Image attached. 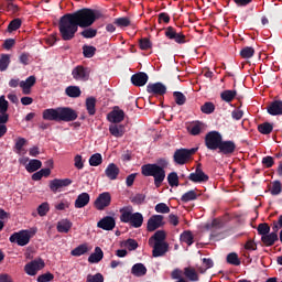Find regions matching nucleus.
<instances>
[{
    "mask_svg": "<svg viewBox=\"0 0 282 282\" xmlns=\"http://www.w3.org/2000/svg\"><path fill=\"white\" fill-rule=\"evenodd\" d=\"M77 26L83 30L79 36H96L98 30L91 29L93 24L102 19V12L96 9L83 8L73 12Z\"/></svg>",
    "mask_w": 282,
    "mask_h": 282,
    "instance_id": "nucleus-1",
    "label": "nucleus"
},
{
    "mask_svg": "<svg viewBox=\"0 0 282 282\" xmlns=\"http://www.w3.org/2000/svg\"><path fill=\"white\" fill-rule=\"evenodd\" d=\"M42 118L51 122H74L78 118V112L70 107L48 108L43 110Z\"/></svg>",
    "mask_w": 282,
    "mask_h": 282,
    "instance_id": "nucleus-2",
    "label": "nucleus"
},
{
    "mask_svg": "<svg viewBox=\"0 0 282 282\" xmlns=\"http://www.w3.org/2000/svg\"><path fill=\"white\" fill-rule=\"evenodd\" d=\"M141 173L144 177H154L155 188H160L164 180H166V171L155 163L142 165Z\"/></svg>",
    "mask_w": 282,
    "mask_h": 282,
    "instance_id": "nucleus-3",
    "label": "nucleus"
},
{
    "mask_svg": "<svg viewBox=\"0 0 282 282\" xmlns=\"http://www.w3.org/2000/svg\"><path fill=\"white\" fill-rule=\"evenodd\" d=\"M119 213L120 223L121 224H130L132 228H142V224H144V216L141 213H133L132 206L122 207Z\"/></svg>",
    "mask_w": 282,
    "mask_h": 282,
    "instance_id": "nucleus-4",
    "label": "nucleus"
},
{
    "mask_svg": "<svg viewBox=\"0 0 282 282\" xmlns=\"http://www.w3.org/2000/svg\"><path fill=\"white\" fill-rule=\"evenodd\" d=\"M78 28L74 13H66L59 18L58 30L62 36H75Z\"/></svg>",
    "mask_w": 282,
    "mask_h": 282,
    "instance_id": "nucleus-5",
    "label": "nucleus"
},
{
    "mask_svg": "<svg viewBox=\"0 0 282 282\" xmlns=\"http://www.w3.org/2000/svg\"><path fill=\"white\" fill-rule=\"evenodd\" d=\"M198 149L199 148L177 149L173 155V160L175 164H180L181 166H184V164H186V162H188V160H191V158H193V155L197 153Z\"/></svg>",
    "mask_w": 282,
    "mask_h": 282,
    "instance_id": "nucleus-6",
    "label": "nucleus"
},
{
    "mask_svg": "<svg viewBox=\"0 0 282 282\" xmlns=\"http://www.w3.org/2000/svg\"><path fill=\"white\" fill-rule=\"evenodd\" d=\"M223 140L224 137L221 135V133H219V131H209L205 135V147L209 151H218Z\"/></svg>",
    "mask_w": 282,
    "mask_h": 282,
    "instance_id": "nucleus-7",
    "label": "nucleus"
},
{
    "mask_svg": "<svg viewBox=\"0 0 282 282\" xmlns=\"http://www.w3.org/2000/svg\"><path fill=\"white\" fill-rule=\"evenodd\" d=\"M30 239H32V235L30 230H20L19 232H13L9 241L11 243H18V246H28L30 243Z\"/></svg>",
    "mask_w": 282,
    "mask_h": 282,
    "instance_id": "nucleus-8",
    "label": "nucleus"
},
{
    "mask_svg": "<svg viewBox=\"0 0 282 282\" xmlns=\"http://www.w3.org/2000/svg\"><path fill=\"white\" fill-rule=\"evenodd\" d=\"M147 91L150 96H154L155 98H160L164 96L167 91L166 85L161 82L150 83L147 86Z\"/></svg>",
    "mask_w": 282,
    "mask_h": 282,
    "instance_id": "nucleus-9",
    "label": "nucleus"
},
{
    "mask_svg": "<svg viewBox=\"0 0 282 282\" xmlns=\"http://www.w3.org/2000/svg\"><path fill=\"white\" fill-rule=\"evenodd\" d=\"M237 151V143L232 140H224L220 141V145L218 147V153L220 155H226V158H230Z\"/></svg>",
    "mask_w": 282,
    "mask_h": 282,
    "instance_id": "nucleus-10",
    "label": "nucleus"
},
{
    "mask_svg": "<svg viewBox=\"0 0 282 282\" xmlns=\"http://www.w3.org/2000/svg\"><path fill=\"white\" fill-rule=\"evenodd\" d=\"M45 268V261L43 259L33 260L24 265V272L29 274V276H36L39 270H43Z\"/></svg>",
    "mask_w": 282,
    "mask_h": 282,
    "instance_id": "nucleus-11",
    "label": "nucleus"
},
{
    "mask_svg": "<svg viewBox=\"0 0 282 282\" xmlns=\"http://www.w3.org/2000/svg\"><path fill=\"white\" fill-rule=\"evenodd\" d=\"M109 206H111V194L109 192L99 194L95 200V208L97 210H105Z\"/></svg>",
    "mask_w": 282,
    "mask_h": 282,
    "instance_id": "nucleus-12",
    "label": "nucleus"
},
{
    "mask_svg": "<svg viewBox=\"0 0 282 282\" xmlns=\"http://www.w3.org/2000/svg\"><path fill=\"white\" fill-rule=\"evenodd\" d=\"M72 76L75 80H82L83 83H87L89 80V68L78 65L72 70Z\"/></svg>",
    "mask_w": 282,
    "mask_h": 282,
    "instance_id": "nucleus-13",
    "label": "nucleus"
},
{
    "mask_svg": "<svg viewBox=\"0 0 282 282\" xmlns=\"http://www.w3.org/2000/svg\"><path fill=\"white\" fill-rule=\"evenodd\" d=\"M72 182V178H54L50 181L48 187L52 191V193H58L61 188L70 186Z\"/></svg>",
    "mask_w": 282,
    "mask_h": 282,
    "instance_id": "nucleus-14",
    "label": "nucleus"
},
{
    "mask_svg": "<svg viewBox=\"0 0 282 282\" xmlns=\"http://www.w3.org/2000/svg\"><path fill=\"white\" fill-rule=\"evenodd\" d=\"M188 180L194 182V184H202V182H208L209 177L204 170H202V164H198L195 172L188 175Z\"/></svg>",
    "mask_w": 282,
    "mask_h": 282,
    "instance_id": "nucleus-15",
    "label": "nucleus"
},
{
    "mask_svg": "<svg viewBox=\"0 0 282 282\" xmlns=\"http://www.w3.org/2000/svg\"><path fill=\"white\" fill-rule=\"evenodd\" d=\"M164 226V216L162 215H153L148 220L147 230L148 232H154L158 228H162Z\"/></svg>",
    "mask_w": 282,
    "mask_h": 282,
    "instance_id": "nucleus-16",
    "label": "nucleus"
},
{
    "mask_svg": "<svg viewBox=\"0 0 282 282\" xmlns=\"http://www.w3.org/2000/svg\"><path fill=\"white\" fill-rule=\"evenodd\" d=\"M107 120L115 124H120V122L124 120V110L120 109L118 106H115L112 111L107 115Z\"/></svg>",
    "mask_w": 282,
    "mask_h": 282,
    "instance_id": "nucleus-17",
    "label": "nucleus"
},
{
    "mask_svg": "<svg viewBox=\"0 0 282 282\" xmlns=\"http://www.w3.org/2000/svg\"><path fill=\"white\" fill-rule=\"evenodd\" d=\"M97 228L101 230L111 231L116 228V218L113 216H106L97 223Z\"/></svg>",
    "mask_w": 282,
    "mask_h": 282,
    "instance_id": "nucleus-18",
    "label": "nucleus"
},
{
    "mask_svg": "<svg viewBox=\"0 0 282 282\" xmlns=\"http://www.w3.org/2000/svg\"><path fill=\"white\" fill-rule=\"evenodd\" d=\"M36 85V77L34 75L29 76L25 80L20 82V87L24 96L32 94V87Z\"/></svg>",
    "mask_w": 282,
    "mask_h": 282,
    "instance_id": "nucleus-19",
    "label": "nucleus"
},
{
    "mask_svg": "<svg viewBox=\"0 0 282 282\" xmlns=\"http://www.w3.org/2000/svg\"><path fill=\"white\" fill-rule=\"evenodd\" d=\"M131 83L134 87H144L149 83V75L144 72L135 73L131 76Z\"/></svg>",
    "mask_w": 282,
    "mask_h": 282,
    "instance_id": "nucleus-20",
    "label": "nucleus"
},
{
    "mask_svg": "<svg viewBox=\"0 0 282 282\" xmlns=\"http://www.w3.org/2000/svg\"><path fill=\"white\" fill-rule=\"evenodd\" d=\"M151 248H153L152 256L154 258L164 257V254H166L169 252V245H167V242H154L151 246Z\"/></svg>",
    "mask_w": 282,
    "mask_h": 282,
    "instance_id": "nucleus-21",
    "label": "nucleus"
},
{
    "mask_svg": "<svg viewBox=\"0 0 282 282\" xmlns=\"http://www.w3.org/2000/svg\"><path fill=\"white\" fill-rule=\"evenodd\" d=\"M105 175L111 182L118 180V175H120V167L116 163H110L107 165L105 170Z\"/></svg>",
    "mask_w": 282,
    "mask_h": 282,
    "instance_id": "nucleus-22",
    "label": "nucleus"
},
{
    "mask_svg": "<svg viewBox=\"0 0 282 282\" xmlns=\"http://www.w3.org/2000/svg\"><path fill=\"white\" fill-rule=\"evenodd\" d=\"M267 111L270 116H282V100H273Z\"/></svg>",
    "mask_w": 282,
    "mask_h": 282,
    "instance_id": "nucleus-23",
    "label": "nucleus"
},
{
    "mask_svg": "<svg viewBox=\"0 0 282 282\" xmlns=\"http://www.w3.org/2000/svg\"><path fill=\"white\" fill-rule=\"evenodd\" d=\"M126 128L124 124H119V123H111L109 126V133L110 135H113V138H122L126 133Z\"/></svg>",
    "mask_w": 282,
    "mask_h": 282,
    "instance_id": "nucleus-24",
    "label": "nucleus"
},
{
    "mask_svg": "<svg viewBox=\"0 0 282 282\" xmlns=\"http://www.w3.org/2000/svg\"><path fill=\"white\" fill-rule=\"evenodd\" d=\"M166 239V234L164 230H158L155 234L149 239V246H153L154 243H166L164 241Z\"/></svg>",
    "mask_w": 282,
    "mask_h": 282,
    "instance_id": "nucleus-25",
    "label": "nucleus"
},
{
    "mask_svg": "<svg viewBox=\"0 0 282 282\" xmlns=\"http://www.w3.org/2000/svg\"><path fill=\"white\" fill-rule=\"evenodd\" d=\"M90 199L91 198L87 192L79 194L75 200V208H85Z\"/></svg>",
    "mask_w": 282,
    "mask_h": 282,
    "instance_id": "nucleus-26",
    "label": "nucleus"
},
{
    "mask_svg": "<svg viewBox=\"0 0 282 282\" xmlns=\"http://www.w3.org/2000/svg\"><path fill=\"white\" fill-rule=\"evenodd\" d=\"M113 23L116 28H119V30H127L128 28H131V18L129 17H121V18H116L113 20Z\"/></svg>",
    "mask_w": 282,
    "mask_h": 282,
    "instance_id": "nucleus-27",
    "label": "nucleus"
},
{
    "mask_svg": "<svg viewBox=\"0 0 282 282\" xmlns=\"http://www.w3.org/2000/svg\"><path fill=\"white\" fill-rule=\"evenodd\" d=\"M261 241L267 248H270L279 241V235L275 232L267 234L261 237Z\"/></svg>",
    "mask_w": 282,
    "mask_h": 282,
    "instance_id": "nucleus-28",
    "label": "nucleus"
},
{
    "mask_svg": "<svg viewBox=\"0 0 282 282\" xmlns=\"http://www.w3.org/2000/svg\"><path fill=\"white\" fill-rule=\"evenodd\" d=\"M105 257V252H102V249L100 247H96L94 253H91L88 257L89 263H100L102 261V258Z\"/></svg>",
    "mask_w": 282,
    "mask_h": 282,
    "instance_id": "nucleus-29",
    "label": "nucleus"
},
{
    "mask_svg": "<svg viewBox=\"0 0 282 282\" xmlns=\"http://www.w3.org/2000/svg\"><path fill=\"white\" fill-rule=\"evenodd\" d=\"M147 272V267L143 263H135L131 268V274H133V276H145Z\"/></svg>",
    "mask_w": 282,
    "mask_h": 282,
    "instance_id": "nucleus-30",
    "label": "nucleus"
},
{
    "mask_svg": "<svg viewBox=\"0 0 282 282\" xmlns=\"http://www.w3.org/2000/svg\"><path fill=\"white\" fill-rule=\"evenodd\" d=\"M72 226H74V224H72L69 219H62L57 223V232H64L67 235V232L72 230Z\"/></svg>",
    "mask_w": 282,
    "mask_h": 282,
    "instance_id": "nucleus-31",
    "label": "nucleus"
},
{
    "mask_svg": "<svg viewBox=\"0 0 282 282\" xmlns=\"http://www.w3.org/2000/svg\"><path fill=\"white\" fill-rule=\"evenodd\" d=\"M41 166H43V162H41V160L32 159L29 161V164H26L25 170L28 173H36Z\"/></svg>",
    "mask_w": 282,
    "mask_h": 282,
    "instance_id": "nucleus-32",
    "label": "nucleus"
},
{
    "mask_svg": "<svg viewBox=\"0 0 282 282\" xmlns=\"http://www.w3.org/2000/svg\"><path fill=\"white\" fill-rule=\"evenodd\" d=\"M197 197H199V195H197V189H191L182 195L181 202L183 204H188V202H195Z\"/></svg>",
    "mask_w": 282,
    "mask_h": 282,
    "instance_id": "nucleus-33",
    "label": "nucleus"
},
{
    "mask_svg": "<svg viewBox=\"0 0 282 282\" xmlns=\"http://www.w3.org/2000/svg\"><path fill=\"white\" fill-rule=\"evenodd\" d=\"M181 241L187 246H193L195 243V237L191 230H185L181 234Z\"/></svg>",
    "mask_w": 282,
    "mask_h": 282,
    "instance_id": "nucleus-34",
    "label": "nucleus"
},
{
    "mask_svg": "<svg viewBox=\"0 0 282 282\" xmlns=\"http://www.w3.org/2000/svg\"><path fill=\"white\" fill-rule=\"evenodd\" d=\"M220 98L224 100V102H232V100L237 98V90H224L220 93Z\"/></svg>",
    "mask_w": 282,
    "mask_h": 282,
    "instance_id": "nucleus-35",
    "label": "nucleus"
},
{
    "mask_svg": "<svg viewBox=\"0 0 282 282\" xmlns=\"http://www.w3.org/2000/svg\"><path fill=\"white\" fill-rule=\"evenodd\" d=\"M65 94L66 96H68V98H80V87L78 86H68L65 89Z\"/></svg>",
    "mask_w": 282,
    "mask_h": 282,
    "instance_id": "nucleus-36",
    "label": "nucleus"
},
{
    "mask_svg": "<svg viewBox=\"0 0 282 282\" xmlns=\"http://www.w3.org/2000/svg\"><path fill=\"white\" fill-rule=\"evenodd\" d=\"M274 129V126L270 122H263L258 126L259 133H262V135H270Z\"/></svg>",
    "mask_w": 282,
    "mask_h": 282,
    "instance_id": "nucleus-37",
    "label": "nucleus"
},
{
    "mask_svg": "<svg viewBox=\"0 0 282 282\" xmlns=\"http://www.w3.org/2000/svg\"><path fill=\"white\" fill-rule=\"evenodd\" d=\"M203 129H204V123L200 121H196L188 127V131L191 135H199Z\"/></svg>",
    "mask_w": 282,
    "mask_h": 282,
    "instance_id": "nucleus-38",
    "label": "nucleus"
},
{
    "mask_svg": "<svg viewBox=\"0 0 282 282\" xmlns=\"http://www.w3.org/2000/svg\"><path fill=\"white\" fill-rule=\"evenodd\" d=\"M86 110L90 116H96V98L88 97L86 99Z\"/></svg>",
    "mask_w": 282,
    "mask_h": 282,
    "instance_id": "nucleus-39",
    "label": "nucleus"
},
{
    "mask_svg": "<svg viewBox=\"0 0 282 282\" xmlns=\"http://www.w3.org/2000/svg\"><path fill=\"white\" fill-rule=\"evenodd\" d=\"M87 252H89L87 245H79L70 251V254L72 257H83V254H87Z\"/></svg>",
    "mask_w": 282,
    "mask_h": 282,
    "instance_id": "nucleus-40",
    "label": "nucleus"
},
{
    "mask_svg": "<svg viewBox=\"0 0 282 282\" xmlns=\"http://www.w3.org/2000/svg\"><path fill=\"white\" fill-rule=\"evenodd\" d=\"M184 275L186 276V279H188V281H199V275L197 274V271H195V269L193 268H185Z\"/></svg>",
    "mask_w": 282,
    "mask_h": 282,
    "instance_id": "nucleus-41",
    "label": "nucleus"
},
{
    "mask_svg": "<svg viewBox=\"0 0 282 282\" xmlns=\"http://www.w3.org/2000/svg\"><path fill=\"white\" fill-rule=\"evenodd\" d=\"M240 56H241V58H245L247 61L252 58V56H254V47H252V46L242 47L240 51Z\"/></svg>",
    "mask_w": 282,
    "mask_h": 282,
    "instance_id": "nucleus-42",
    "label": "nucleus"
},
{
    "mask_svg": "<svg viewBox=\"0 0 282 282\" xmlns=\"http://www.w3.org/2000/svg\"><path fill=\"white\" fill-rule=\"evenodd\" d=\"M173 98L176 105H178V107L186 105V95H184L182 91H174Z\"/></svg>",
    "mask_w": 282,
    "mask_h": 282,
    "instance_id": "nucleus-43",
    "label": "nucleus"
},
{
    "mask_svg": "<svg viewBox=\"0 0 282 282\" xmlns=\"http://www.w3.org/2000/svg\"><path fill=\"white\" fill-rule=\"evenodd\" d=\"M25 144H28V139H25L23 137H19L15 140V144L13 147L15 153H21V151H23V148L25 147Z\"/></svg>",
    "mask_w": 282,
    "mask_h": 282,
    "instance_id": "nucleus-44",
    "label": "nucleus"
},
{
    "mask_svg": "<svg viewBox=\"0 0 282 282\" xmlns=\"http://www.w3.org/2000/svg\"><path fill=\"white\" fill-rule=\"evenodd\" d=\"M167 184L173 188L175 186H180V176H177L176 172H171L167 175Z\"/></svg>",
    "mask_w": 282,
    "mask_h": 282,
    "instance_id": "nucleus-45",
    "label": "nucleus"
},
{
    "mask_svg": "<svg viewBox=\"0 0 282 282\" xmlns=\"http://www.w3.org/2000/svg\"><path fill=\"white\" fill-rule=\"evenodd\" d=\"M83 54L85 58H94L96 56V46L84 45Z\"/></svg>",
    "mask_w": 282,
    "mask_h": 282,
    "instance_id": "nucleus-46",
    "label": "nucleus"
},
{
    "mask_svg": "<svg viewBox=\"0 0 282 282\" xmlns=\"http://www.w3.org/2000/svg\"><path fill=\"white\" fill-rule=\"evenodd\" d=\"M10 67V55L2 54L0 57V72H6Z\"/></svg>",
    "mask_w": 282,
    "mask_h": 282,
    "instance_id": "nucleus-47",
    "label": "nucleus"
},
{
    "mask_svg": "<svg viewBox=\"0 0 282 282\" xmlns=\"http://www.w3.org/2000/svg\"><path fill=\"white\" fill-rule=\"evenodd\" d=\"M100 164H102V154L95 153L89 158L90 166H100Z\"/></svg>",
    "mask_w": 282,
    "mask_h": 282,
    "instance_id": "nucleus-48",
    "label": "nucleus"
},
{
    "mask_svg": "<svg viewBox=\"0 0 282 282\" xmlns=\"http://www.w3.org/2000/svg\"><path fill=\"white\" fill-rule=\"evenodd\" d=\"M227 263H229V265H241V260L237 253L231 252L227 254Z\"/></svg>",
    "mask_w": 282,
    "mask_h": 282,
    "instance_id": "nucleus-49",
    "label": "nucleus"
},
{
    "mask_svg": "<svg viewBox=\"0 0 282 282\" xmlns=\"http://www.w3.org/2000/svg\"><path fill=\"white\" fill-rule=\"evenodd\" d=\"M139 47L142 51L151 50V47H153V43H151L149 37H141L139 39Z\"/></svg>",
    "mask_w": 282,
    "mask_h": 282,
    "instance_id": "nucleus-50",
    "label": "nucleus"
},
{
    "mask_svg": "<svg viewBox=\"0 0 282 282\" xmlns=\"http://www.w3.org/2000/svg\"><path fill=\"white\" fill-rule=\"evenodd\" d=\"M155 213H161L162 215H166L171 213V207L166 205V203H159L154 207Z\"/></svg>",
    "mask_w": 282,
    "mask_h": 282,
    "instance_id": "nucleus-51",
    "label": "nucleus"
},
{
    "mask_svg": "<svg viewBox=\"0 0 282 282\" xmlns=\"http://www.w3.org/2000/svg\"><path fill=\"white\" fill-rule=\"evenodd\" d=\"M200 111L203 113H206L207 116H209V113H214L215 112V104L207 101L205 102L202 107H200Z\"/></svg>",
    "mask_w": 282,
    "mask_h": 282,
    "instance_id": "nucleus-52",
    "label": "nucleus"
},
{
    "mask_svg": "<svg viewBox=\"0 0 282 282\" xmlns=\"http://www.w3.org/2000/svg\"><path fill=\"white\" fill-rule=\"evenodd\" d=\"M258 235L264 237L265 235H270V225L268 223H261L258 225Z\"/></svg>",
    "mask_w": 282,
    "mask_h": 282,
    "instance_id": "nucleus-53",
    "label": "nucleus"
},
{
    "mask_svg": "<svg viewBox=\"0 0 282 282\" xmlns=\"http://www.w3.org/2000/svg\"><path fill=\"white\" fill-rule=\"evenodd\" d=\"M21 28V19L12 20L8 25V32L12 34V32H17Z\"/></svg>",
    "mask_w": 282,
    "mask_h": 282,
    "instance_id": "nucleus-54",
    "label": "nucleus"
},
{
    "mask_svg": "<svg viewBox=\"0 0 282 282\" xmlns=\"http://www.w3.org/2000/svg\"><path fill=\"white\" fill-rule=\"evenodd\" d=\"M47 213H50V203H47V202L42 203L37 207V214L40 215V217H45V215H47Z\"/></svg>",
    "mask_w": 282,
    "mask_h": 282,
    "instance_id": "nucleus-55",
    "label": "nucleus"
},
{
    "mask_svg": "<svg viewBox=\"0 0 282 282\" xmlns=\"http://www.w3.org/2000/svg\"><path fill=\"white\" fill-rule=\"evenodd\" d=\"M282 192V186H281V181H274L271 187V195L276 196L281 195Z\"/></svg>",
    "mask_w": 282,
    "mask_h": 282,
    "instance_id": "nucleus-56",
    "label": "nucleus"
},
{
    "mask_svg": "<svg viewBox=\"0 0 282 282\" xmlns=\"http://www.w3.org/2000/svg\"><path fill=\"white\" fill-rule=\"evenodd\" d=\"M56 41H59L56 36H46L40 40V43L42 45H47L48 47H52Z\"/></svg>",
    "mask_w": 282,
    "mask_h": 282,
    "instance_id": "nucleus-57",
    "label": "nucleus"
},
{
    "mask_svg": "<svg viewBox=\"0 0 282 282\" xmlns=\"http://www.w3.org/2000/svg\"><path fill=\"white\" fill-rule=\"evenodd\" d=\"M160 32H163L165 36H184L183 33L175 32V29L173 26H169L167 29H162Z\"/></svg>",
    "mask_w": 282,
    "mask_h": 282,
    "instance_id": "nucleus-58",
    "label": "nucleus"
},
{
    "mask_svg": "<svg viewBox=\"0 0 282 282\" xmlns=\"http://www.w3.org/2000/svg\"><path fill=\"white\" fill-rule=\"evenodd\" d=\"M36 281L37 282H52V281H54V274L50 273V272L43 273L37 276Z\"/></svg>",
    "mask_w": 282,
    "mask_h": 282,
    "instance_id": "nucleus-59",
    "label": "nucleus"
},
{
    "mask_svg": "<svg viewBox=\"0 0 282 282\" xmlns=\"http://www.w3.org/2000/svg\"><path fill=\"white\" fill-rule=\"evenodd\" d=\"M124 247L130 251L138 250V241H135V239L129 238L126 240Z\"/></svg>",
    "mask_w": 282,
    "mask_h": 282,
    "instance_id": "nucleus-60",
    "label": "nucleus"
},
{
    "mask_svg": "<svg viewBox=\"0 0 282 282\" xmlns=\"http://www.w3.org/2000/svg\"><path fill=\"white\" fill-rule=\"evenodd\" d=\"M87 282H105V276H102V273L89 274L87 275Z\"/></svg>",
    "mask_w": 282,
    "mask_h": 282,
    "instance_id": "nucleus-61",
    "label": "nucleus"
},
{
    "mask_svg": "<svg viewBox=\"0 0 282 282\" xmlns=\"http://www.w3.org/2000/svg\"><path fill=\"white\" fill-rule=\"evenodd\" d=\"M144 199H147V195L135 194V196L131 198V202L132 204H137V206H140L141 204H144Z\"/></svg>",
    "mask_w": 282,
    "mask_h": 282,
    "instance_id": "nucleus-62",
    "label": "nucleus"
},
{
    "mask_svg": "<svg viewBox=\"0 0 282 282\" xmlns=\"http://www.w3.org/2000/svg\"><path fill=\"white\" fill-rule=\"evenodd\" d=\"M262 165L265 169H272L274 166V158H272V156H264L262 159Z\"/></svg>",
    "mask_w": 282,
    "mask_h": 282,
    "instance_id": "nucleus-63",
    "label": "nucleus"
},
{
    "mask_svg": "<svg viewBox=\"0 0 282 282\" xmlns=\"http://www.w3.org/2000/svg\"><path fill=\"white\" fill-rule=\"evenodd\" d=\"M8 100H6V96L0 97V113H8Z\"/></svg>",
    "mask_w": 282,
    "mask_h": 282,
    "instance_id": "nucleus-64",
    "label": "nucleus"
}]
</instances>
